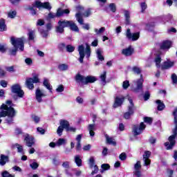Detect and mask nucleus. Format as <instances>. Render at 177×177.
Masks as SVG:
<instances>
[{
	"label": "nucleus",
	"mask_w": 177,
	"mask_h": 177,
	"mask_svg": "<svg viewBox=\"0 0 177 177\" xmlns=\"http://www.w3.org/2000/svg\"><path fill=\"white\" fill-rule=\"evenodd\" d=\"M89 162H90V167H91V168H93V166H94V165H95V158H94L93 156H91V157L90 158V159H89Z\"/></svg>",
	"instance_id": "obj_56"
},
{
	"label": "nucleus",
	"mask_w": 177,
	"mask_h": 177,
	"mask_svg": "<svg viewBox=\"0 0 177 177\" xmlns=\"http://www.w3.org/2000/svg\"><path fill=\"white\" fill-rule=\"evenodd\" d=\"M39 167V165L37 162H33L30 164V167L32 169H37Z\"/></svg>",
	"instance_id": "obj_53"
},
{
	"label": "nucleus",
	"mask_w": 177,
	"mask_h": 177,
	"mask_svg": "<svg viewBox=\"0 0 177 177\" xmlns=\"http://www.w3.org/2000/svg\"><path fill=\"white\" fill-rule=\"evenodd\" d=\"M106 143L108 145H111L112 146H117V142L114 140V138L109 137V135H105Z\"/></svg>",
	"instance_id": "obj_22"
},
{
	"label": "nucleus",
	"mask_w": 177,
	"mask_h": 177,
	"mask_svg": "<svg viewBox=\"0 0 177 177\" xmlns=\"http://www.w3.org/2000/svg\"><path fill=\"white\" fill-rule=\"evenodd\" d=\"M78 52L80 55L79 62L80 63H84V59L85 58V55L86 59H89L91 57V46L89 44H86V49L84 47V45H80L78 46Z\"/></svg>",
	"instance_id": "obj_4"
},
{
	"label": "nucleus",
	"mask_w": 177,
	"mask_h": 177,
	"mask_svg": "<svg viewBox=\"0 0 177 177\" xmlns=\"http://www.w3.org/2000/svg\"><path fill=\"white\" fill-rule=\"evenodd\" d=\"M59 124L62 129H65V131H67L68 129V127H70V122L66 120H61L59 121Z\"/></svg>",
	"instance_id": "obj_21"
},
{
	"label": "nucleus",
	"mask_w": 177,
	"mask_h": 177,
	"mask_svg": "<svg viewBox=\"0 0 177 177\" xmlns=\"http://www.w3.org/2000/svg\"><path fill=\"white\" fill-rule=\"evenodd\" d=\"M140 168H142V165H140V161L138 160L134 165V169H135V171H140Z\"/></svg>",
	"instance_id": "obj_44"
},
{
	"label": "nucleus",
	"mask_w": 177,
	"mask_h": 177,
	"mask_svg": "<svg viewBox=\"0 0 177 177\" xmlns=\"http://www.w3.org/2000/svg\"><path fill=\"white\" fill-rule=\"evenodd\" d=\"M119 158H120V160H121V161H125V160H127V153H125V152H122L119 156Z\"/></svg>",
	"instance_id": "obj_50"
},
{
	"label": "nucleus",
	"mask_w": 177,
	"mask_h": 177,
	"mask_svg": "<svg viewBox=\"0 0 177 177\" xmlns=\"http://www.w3.org/2000/svg\"><path fill=\"white\" fill-rule=\"evenodd\" d=\"M0 84L3 88H6L8 86V82L6 80H1L0 81Z\"/></svg>",
	"instance_id": "obj_63"
},
{
	"label": "nucleus",
	"mask_w": 177,
	"mask_h": 177,
	"mask_svg": "<svg viewBox=\"0 0 177 177\" xmlns=\"http://www.w3.org/2000/svg\"><path fill=\"white\" fill-rule=\"evenodd\" d=\"M8 30V26H6V22L4 19H0V32H3V31Z\"/></svg>",
	"instance_id": "obj_20"
},
{
	"label": "nucleus",
	"mask_w": 177,
	"mask_h": 177,
	"mask_svg": "<svg viewBox=\"0 0 177 177\" xmlns=\"http://www.w3.org/2000/svg\"><path fill=\"white\" fill-rule=\"evenodd\" d=\"M0 109L7 111V117L10 118L6 120L7 124H12L13 122V118L16 117V114H17V112L15 108H13V106H8V105L5 104H2L0 107Z\"/></svg>",
	"instance_id": "obj_5"
},
{
	"label": "nucleus",
	"mask_w": 177,
	"mask_h": 177,
	"mask_svg": "<svg viewBox=\"0 0 177 177\" xmlns=\"http://www.w3.org/2000/svg\"><path fill=\"white\" fill-rule=\"evenodd\" d=\"M6 162H9V156L1 154L0 158V165H5Z\"/></svg>",
	"instance_id": "obj_23"
},
{
	"label": "nucleus",
	"mask_w": 177,
	"mask_h": 177,
	"mask_svg": "<svg viewBox=\"0 0 177 177\" xmlns=\"http://www.w3.org/2000/svg\"><path fill=\"white\" fill-rule=\"evenodd\" d=\"M35 2L33 3L32 6H26L24 8V10L26 11L30 10V15H32V16H35V15H37V8H37V6H35Z\"/></svg>",
	"instance_id": "obj_16"
},
{
	"label": "nucleus",
	"mask_w": 177,
	"mask_h": 177,
	"mask_svg": "<svg viewBox=\"0 0 177 177\" xmlns=\"http://www.w3.org/2000/svg\"><path fill=\"white\" fill-rule=\"evenodd\" d=\"M134 50L132 48V47L130 46L127 48H124L122 50V54L124 55V56H132L133 55Z\"/></svg>",
	"instance_id": "obj_17"
},
{
	"label": "nucleus",
	"mask_w": 177,
	"mask_h": 177,
	"mask_svg": "<svg viewBox=\"0 0 177 177\" xmlns=\"http://www.w3.org/2000/svg\"><path fill=\"white\" fill-rule=\"evenodd\" d=\"M11 93H13L12 95L14 100H17L19 97H24V91L21 89V86L19 84H13L11 86Z\"/></svg>",
	"instance_id": "obj_6"
},
{
	"label": "nucleus",
	"mask_w": 177,
	"mask_h": 177,
	"mask_svg": "<svg viewBox=\"0 0 177 177\" xmlns=\"http://www.w3.org/2000/svg\"><path fill=\"white\" fill-rule=\"evenodd\" d=\"M59 70H61V71H66L68 70V66L65 64H62L58 66Z\"/></svg>",
	"instance_id": "obj_34"
},
{
	"label": "nucleus",
	"mask_w": 177,
	"mask_h": 177,
	"mask_svg": "<svg viewBox=\"0 0 177 177\" xmlns=\"http://www.w3.org/2000/svg\"><path fill=\"white\" fill-rule=\"evenodd\" d=\"M75 162L77 167H82V160L80 157V156L77 155L75 157Z\"/></svg>",
	"instance_id": "obj_31"
},
{
	"label": "nucleus",
	"mask_w": 177,
	"mask_h": 177,
	"mask_svg": "<svg viewBox=\"0 0 177 177\" xmlns=\"http://www.w3.org/2000/svg\"><path fill=\"white\" fill-rule=\"evenodd\" d=\"M26 85L28 89H32L34 88V83L32 82V78L28 77L26 79Z\"/></svg>",
	"instance_id": "obj_26"
},
{
	"label": "nucleus",
	"mask_w": 177,
	"mask_h": 177,
	"mask_svg": "<svg viewBox=\"0 0 177 177\" xmlns=\"http://www.w3.org/2000/svg\"><path fill=\"white\" fill-rule=\"evenodd\" d=\"M2 177H15V175L10 174L8 171H4L1 174Z\"/></svg>",
	"instance_id": "obj_47"
},
{
	"label": "nucleus",
	"mask_w": 177,
	"mask_h": 177,
	"mask_svg": "<svg viewBox=\"0 0 177 177\" xmlns=\"http://www.w3.org/2000/svg\"><path fill=\"white\" fill-rule=\"evenodd\" d=\"M174 65H175V62H171L169 60L165 61L163 62V64L160 66V68L162 71L169 70V68H171V67H174Z\"/></svg>",
	"instance_id": "obj_15"
},
{
	"label": "nucleus",
	"mask_w": 177,
	"mask_h": 177,
	"mask_svg": "<svg viewBox=\"0 0 177 177\" xmlns=\"http://www.w3.org/2000/svg\"><path fill=\"white\" fill-rule=\"evenodd\" d=\"M156 103L158 104L157 109L158 111H162V110L165 109V104H164V102H161V100H158L156 101Z\"/></svg>",
	"instance_id": "obj_27"
},
{
	"label": "nucleus",
	"mask_w": 177,
	"mask_h": 177,
	"mask_svg": "<svg viewBox=\"0 0 177 177\" xmlns=\"http://www.w3.org/2000/svg\"><path fill=\"white\" fill-rule=\"evenodd\" d=\"M124 17H125V25L129 26L131 24V15L129 14V11H124Z\"/></svg>",
	"instance_id": "obj_25"
},
{
	"label": "nucleus",
	"mask_w": 177,
	"mask_h": 177,
	"mask_svg": "<svg viewBox=\"0 0 177 177\" xmlns=\"http://www.w3.org/2000/svg\"><path fill=\"white\" fill-rule=\"evenodd\" d=\"M46 95L44 94L39 88H37L35 91V97L38 103H42V97H45Z\"/></svg>",
	"instance_id": "obj_14"
},
{
	"label": "nucleus",
	"mask_w": 177,
	"mask_h": 177,
	"mask_svg": "<svg viewBox=\"0 0 177 177\" xmlns=\"http://www.w3.org/2000/svg\"><path fill=\"white\" fill-rule=\"evenodd\" d=\"M66 52H68V53H71L74 52V50H75V47L73 46L71 44H68L66 46Z\"/></svg>",
	"instance_id": "obj_35"
},
{
	"label": "nucleus",
	"mask_w": 177,
	"mask_h": 177,
	"mask_svg": "<svg viewBox=\"0 0 177 177\" xmlns=\"http://www.w3.org/2000/svg\"><path fill=\"white\" fill-rule=\"evenodd\" d=\"M161 53L157 54L154 60L157 67H160V64H161Z\"/></svg>",
	"instance_id": "obj_29"
},
{
	"label": "nucleus",
	"mask_w": 177,
	"mask_h": 177,
	"mask_svg": "<svg viewBox=\"0 0 177 177\" xmlns=\"http://www.w3.org/2000/svg\"><path fill=\"white\" fill-rule=\"evenodd\" d=\"M95 124H88V132L90 133V136H95Z\"/></svg>",
	"instance_id": "obj_28"
},
{
	"label": "nucleus",
	"mask_w": 177,
	"mask_h": 177,
	"mask_svg": "<svg viewBox=\"0 0 177 177\" xmlns=\"http://www.w3.org/2000/svg\"><path fill=\"white\" fill-rule=\"evenodd\" d=\"M75 80L79 85H88V84H93V82H96L97 79L95 76L88 75L85 77L80 73H77L75 76Z\"/></svg>",
	"instance_id": "obj_3"
},
{
	"label": "nucleus",
	"mask_w": 177,
	"mask_h": 177,
	"mask_svg": "<svg viewBox=\"0 0 177 177\" xmlns=\"http://www.w3.org/2000/svg\"><path fill=\"white\" fill-rule=\"evenodd\" d=\"M70 13V10L68 9H65L63 10L62 8H58L57 10V12L55 14L56 17H62V16H63V15H68Z\"/></svg>",
	"instance_id": "obj_19"
},
{
	"label": "nucleus",
	"mask_w": 177,
	"mask_h": 177,
	"mask_svg": "<svg viewBox=\"0 0 177 177\" xmlns=\"http://www.w3.org/2000/svg\"><path fill=\"white\" fill-rule=\"evenodd\" d=\"M28 35L29 41H34V38H35V32L32 30H30Z\"/></svg>",
	"instance_id": "obj_32"
},
{
	"label": "nucleus",
	"mask_w": 177,
	"mask_h": 177,
	"mask_svg": "<svg viewBox=\"0 0 177 177\" xmlns=\"http://www.w3.org/2000/svg\"><path fill=\"white\" fill-rule=\"evenodd\" d=\"M6 71H8V73H15V66H8L6 68Z\"/></svg>",
	"instance_id": "obj_58"
},
{
	"label": "nucleus",
	"mask_w": 177,
	"mask_h": 177,
	"mask_svg": "<svg viewBox=\"0 0 177 177\" xmlns=\"http://www.w3.org/2000/svg\"><path fill=\"white\" fill-rule=\"evenodd\" d=\"M150 99V92L146 91L144 94V100L147 102V100H149Z\"/></svg>",
	"instance_id": "obj_52"
},
{
	"label": "nucleus",
	"mask_w": 177,
	"mask_h": 177,
	"mask_svg": "<svg viewBox=\"0 0 177 177\" xmlns=\"http://www.w3.org/2000/svg\"><path fill=\"white\" fill-rule=\"evenodd\" d=\"M132 71L134 73V74H137L138 75L142 73V70L138 66H133Z\"/></svg>",
	"instance_id": "obj_38"
},
{
	"label": "nucleus",
	"mask_w": 177,
	"mask_h": 177,
	"mask_svg": "<svg viewBox=\"0 0 177 177\" xmlns=\"http://www.w3.org/2000/svg\"><path fill=\"white\" fill-rule=\"evenodd\" d=\"M144 122L151 125L153 124V118L146 116L144 118Z\"/></svg>",
	"instance_id": "obj_40"
},
{
	"label": "nucleus",
	"mask_w": 177,
	"mask_h": 177,
	"mask_svg": "<svg viewBox=\"0 0 177 177\" xmlns=\"http://www.w3.org/2000/svg\"><path fill=\"white\" fill-rule=\"evenodd\" d=\"M141 8V13H145V11L147 9V4L146 2H142L140 3Z\"/></svg>",
	"instance_id": "obj_36"
},
{
	"label": "nucleus",
	"mask_w": 177,
	"mask_h": 177,
	"mask_svg": "<svg viewBox=\"0 0 177 177\" xmlns=\"http://www.w3.org/2000/svg\"><path fill=\"white\" fill-rule=\"evenodd\" d=\"M75 16L78 23L82 26L84 24V19L82 18V15H81V12L76 13Z\"/></svg>",
	"instance_id": "obj_30"
},
{
	"label": "nucleus",
	"mask_w": 177,
	"mask_h": 177,
	"mask_svg": "<svg viewBox=\"0 0 177 177\" xmlns=\"http://www.w3.org/2000/svg\"><path fill=\"white\" fill-rule=\"evenodd\" d=\"M101 168L102 169L101 172H103V171H109V169H110V165L108 163H104L101 165Z\"/></svg>",
	"instance_id": "obj_39"
},
{
	"label": "nucleus",
	"mask_w": 177,
	"mask_h": 177,
	"mask_svg": "<svg viewBox=\"0 0 177 177\" xmlns=\"http://www.w3.org/2000/svg\"><path fill=\"white\" fill-rule=\"evenodd\" d=\"M106 28L104 27H102L99 30L97 29H95V31L97 32V34H102V32H104Z\"/></svg>",
	"instance_id": "obj_64"
},
{
	"label": "nucleus",
	"mask_w": 177,
	"mask_h": 177,
	"mask_svg": "<svg viewBox=\"0 0 177 177\" xmlns=\"http://www.w3.org/2000/svg\"><path fill=\"white\" fill-rule=\"evenodd\" d=\"M57 92L62 93L64 91V86L60 84L57 88H56Z\"/></svg>",
	"instance_id": "obj_60"
},
{
	"label": "nucleus",
	"mask_w": 177,
	"mask_h": 177,
	"mask_svg": "<svg viewBox=\"0 0 177 177\" xmlns=\"http://www.w3.org/2000/svg\"><path fill=\"white\" fill-rule=\"evenodd\" d=\"M6 77V72L0 68V78H5Z\"/></svg>",
	"instance_id": "obj_54"
},
{
	"label": "nucleus",
	"mask_w": 177,
	"mask_h": 177,
	"mask_svg": "<svg viewBox=\"0 0 177 177\" xmlns=\"http://www.w3.org/2000/svg\"><path fill=\"white\" fill-rule=\"evenodd\" d=\"M64 28H70L71 31H75V32H80V28L74 21L68 20H59L58 21V26L56 27V32L59 34H63L64 32Z\"/></svg>",
	"instance_id": "obj_1"
},
{
	"label": "nucleus",
	"mask_w": 177,
	"mask_h": 177,
	"mask_svg": "<svg viewBox=\"0 0 177 177\" xmlns=\"http://www.w3.org/2000/svg\"><path fill=\"white\" fill-rule=\"evenodd\" d=\"M11 45L14 46L13 48L9 50L10 56H16L19 50L21 52L24 51V38L23 37H15L12 36L10 41Z\"/></svg>",
	"instance_id": "obj_2"
},
{
	"label": "nucleus",
	"mask_w": 177,
	"mask_h": 177,
	"mask_svg": "<svg viewBox=\"0 0 177 177\" xmlns=\"http://www.w3.org/2000/svg\"><path fill=\"white\" fill-rule=\"evenodd\" d=\"M150 156H151V152L150 151H145L143 155V158L144 159L150 158Z\"/></svg>",
	"instance_id": "obj_48"
},
{
	"label": "nucleus",
	"mask_w": 177,
	"mask_h": 177,
	"mask_svg": "<svg viewBox=\"0 0 177 177\" xmlns=\"http://www.w3.org/2000/svg\"><path fill=\"white\" fill-rule=\"evenodd\" d=\"M63 131H64V129H62L60 126L58 127L57 129V133L59 136H62L63 135Z\"/></svg>",
	"instance_id": "obj_51"
},
{
	"label": "nucleus",
	"mask_w": 177,
	"mask_h": 177,
	"mask_svg": "<svg viewBox=\"0 0 177 177\" xmlns=\"http://www.w3.org/2000/svg\"><path fill=\"white\" fill-rule=\"evenodd\" d=\"M16 15H17V12L16 11H10L8 14V17H10V19H15V17H16Z\"/></svg>",
	"instance_id": "obj_43"
},
{
	"label": "nucleus",
	"mask_w": 177,
	"mask_h": 177,
	"mask_svg": "<svg viewBox=\"0 0 177 177\" xmlns=\"http://www.w3.org/2000/svg\"><path fill=\"white\" fill-rule=\"evenodd\" d=\"M97 57L100 62H103V60H104V57L102 55V50H100V48L97 50Z\"/></svg>",
	"instance_id": "obj_33"
},
{
	"label": "nucleus",
	"mask_w": 177,
	"mask_h": 177,
	"mask_svg": "<svg viewBox=\"0 0 177 177\" xmlns=\"http://www.w3.org/2000/svg\"><path fill=\"white\" fill-rule=\"evenodd\" d=\"M109 7L113 13H115V12H117V6H115V3H111L109 5Z\"/></svg>",
	"instance_id": "obj_37"
},
{
	"label": "nucleus",
	"mask_w": 177,
	"mask_h": 177,
	"mask_svg": "<svg viewBox=\"0 0 177 177\" xmlns=\"http://www.w3.org/2000/svg\"><path fill=\"white\" fill-rule=\"evenodd\" d=\"M38 9H40V8H43L44 9H47V10H50L52 9V6H50V3L48 1L42 3L39 1H35V6Z\"/></svg>",
	"instance_id": "obj_10"
},
{
	"label": "nucleus",
	"mask_w": 177,
	"mask_h": 177,
	"mask_svg": "<svg viewBox=\"0 0 177 177\" xmlns=\"http://www.w3.org/2000/svg\"><path fill=\"white\" fill-rule=\"evenodd\" d=\"M64 49H66V44L60 43L58 44V50L60 52H64Z\"/></svg>",
	"instance_id": "obj_41"
},
{
	"label": "nucleus",
	"mask_w": 177,
	"mask_h": 177,
	"mask_svg": "<svg viewBox=\"0 0 177 177\" xmlns=\"http://www.w3.org/2000/svg\"><path fill=\"white\" fill-rule=\"evenodd\" d=\"M57 146H62V145H66V139L59 138L57 142Z\"/></svg>",
	"instance_id": "obj_45"
},
{
	"label": "nucleus",
	"mask_w": 177,
	"mask_h": 177,
	"mask_svg": "<svg viewBox=\"0 0 177 177\" xmlns=\"http://www.w3.org/2000/svg\"><path fill=\"white\" fill-rule=\"evenodd\" d=\"M3 117H8V112L6 110L3 111V109H2V111H0V118Z\"/></svg>",
	"instance_id": "obj_59"
},
{
	"label": "nucleus",
	"mask_w": 177,
	"mask_h": 177,
	"mask_svg": "<svg viewBox=\"0 0 177 177\" xmlns=\"http://www.w3.org/2000/svg\"><path fill=\"white\" fill-rule=\"evenodd\" d=\"M131 86V84H129V82L128 80H125L122 83V88L124 90H127L128 88Z\"/></svg>",
	"instance_id": "obj_42"
},
{
	"label": "nucleus",
	"mask_w": 177,
	"mask_h": 177,
	"mask_svg": "<svg viewBox=\"0 0 177 177\" xmlns=\"http://www.w3.org/2000/svg\"><path fill=\"white\" fill-rule=\"evenodd\" d=\"M143 75H140V78L136 81V87L134 88V92H139L143 89Z\"/></svg>",
	"instance_id": "obj_13"
},
{
	"label": "nucleus",
	"mask_w": 177,
	"mask_h": 177,
	"mask_svg": "<svg viewBox=\"0 0 177 177\" xmlns=\"http://www.w3.org/2000/svg\"><path fill=\"white\" fill-rule=\"evenodd\" d=\"M106 74L107 72L104 71L103 73L100 76V78L102 82H106V78H107Z\"/></svg>",
	"instance_id": "obj_46"
},
{
	"label": "nucleus",
	"mask_w": 177,
	"mask_h": 177,
	"mask_svg": "<svg viewBox=\"0 0 177 177\" xmlns=\"http://www.w3.org/2000/svg\"><path fill=\"white\" fill-rule=\"evenodd\" d=\"M24 141L26 143V146L28 147H32L34 145H35V140L32 136H30L29 134H26L24 138Z\"/></svg>",
	"instance_id": "obj_12"
},
{
	"label": "nucleus",
	"mask_w": 177,
	"mask_h": 177,
	"mask_svg": "<svg viewBox=\"0 0 177 177\" xmlns=\"http://www.w3.org/2000/svg\"><path fill=\"white\" fill-rule=\"evenodd\" d=\"M45 24V21H44V19H38L37 22V26H44Z\"/></svg>",
	"instance_id": "obj_61"
},
{
	"label": "nucleus",
	"mask_w": 177,
	"mask_h": 177,
	"mask_svg": "<svg viewBox=\"0 0 177 177\" xmlns=\"http://www.w3.org/2000/svg\"><path fill=\"white\" fill-rule=\"evenodd\" d=\"M32 118L33 121L35 122V124H38V122H39V121L41 120L39 118V117H38L35 115H32Z\"/></svg>",
	"instance_id": "obj_57"
},
{
	"label": "nucleus",
	"mask_w": 177,
	"mask_h": 177,
	"mask_svg": "<svg viewBox=\"0 0 177 177\" xmlns=\"http://www.w3.org/2000/svg\"><path fill=\"white\" fill-rule=\"evenodd\" d=\"M15 146L17 147L18 153H21L23 151V146L17 143L15 144Z\"/></svg>",
	"instance_id": "obj_55"
},
{
	"label": "nucleus",
	"mask_w": 177,
	"mask_h": 177,
	"mask_svg": "<svg viewBox=\"0 0 177 177\" xmlns=\"http://www.w3.org/2000/svg\"><path fill=\"white\" fill-rule=\"evenodd\" d=\"M125 102V96L120 95L116 96L115 97L114 103L113 104V109H117V107H121L124 102Z\"/></svg>",
	"instance_id": "obj_9"
},
{
	"label": "nucleus",
	"mask_w": 177,
	"mask_h": 177,
	"mask_svg": "<svg viewBox=\"0 0 177 177\" xmlns=\"http://www.w3.org/2000/svg\"><path fill=\"white\" fill-rule=\"evenodd\" d=\"M146 129V124L143 122H142L140 124V126L138 125H133V132L134 136H138V135H140L143 131Z\"/></svg>",
	"instance_id": "obj_8"
},
{
	"label": "nucleus",
	"mask_w": 177,
	"mask_h": 177,
	"mask_svg": "<svg viewBox=\"0 0 177 177\" xmlns=\"http://www.w3.org/2000/svg\"><path fill=\"white\" fill-rule=\"evenodd\" d=\"M172 48V41L171 40H164L160 45L161 50H169Z\"/></svg>",
	"instance_id": "obj_11"
},
{
	"label": "nucleus",
	"mask_w": 177,
	"mask_h": 177,
	"mask_svg": "<svg viewBox=\"0 0 177 177\" xmlns=\"http://www.w3.org/2000/svg\"><path fill=\"white\" fill-rule=\"evenodd\" d=\"M128 100L130 103V106H129L128 107H131L132 110H135V104H133V100H132V98H131V97H128Z\"/></svg>",
	"instance_id": "obj_49"
},
{
	"label": "nucleus",
	"mask_w": 177,
	"mask_h": 177,
	"mask_svg": "<svg viewBox=\"0 0 177 177\" xmlns=\"http://www.w3.org/2000/svg\"><path fill=\"white\" fill-rule=\"evenodd\" d=\"M43 85L52 93V90L53 88L52 87V85H50V83H49V80L48 79H44L43 81Z\"/></svg>",
	"instance_id": "obj_24"
},
{
	"label": "nucleus",
	"mask_w": 177,
	"mask_h": 177,
	"mask_svg": "<svg viewBox=\"0 0 177 177\" xmlns=\"http://www.w3.org/2000/svg\"><path fill=\"white\" fill-rule=\"evenodd\" d=\"M126 37L128 39L135 41H138L140 38V32H137L134 33L131 32V29L128 28L126 32Z\"/></svg>",
	"instance_id": "obj_7"
},
{
	"label": "nucleus",
	"mask_w": 177,
	"mask_h": 177,
	"mask_svg": "<svg viewBox=\"0 0 177 177\" xmlns=\"http://www.w3.org/2000/svg\"><path fill=\"white\" fill-rule=\"evenodd\" d=\"M171 80H172L173 84H177L176 74L174 73L171 75Z\"/></svg>",
	"instance_id": "obj_62"
},
{
	"label": "nucleus",
	"mask_w": 177,
	"mask_h": 177,
	"mask_svg": "<svg viewBox=\"0 0 177 177\" xmlns=\"http://www.w3.org/2000/svg\"><path fill=\"white\" fill-rule=\"evenodd\" d=\"M135 113V109H132V107H128V111L125 112L123 117L125 120L131 119V116Z\"/></svg>",
	"instance_id": "obj_18"
}]
</instances>
